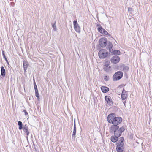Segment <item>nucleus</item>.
I'll return each instance as SVG.
<instances>
[{
    "label": "nucleus",
    "mask_w": 152,
    "mask_h": 152,
    "mask_svg": "<svg viewBox=\"0 0 152 152\" xmlns=\"http://www.w3.org/2000/svg\"><path fill=\"white\" fill-rule=\"evenodd\" d=\"M107 43V44L106 48L109 50L110 52H111L113 50V49H112L113 47L112 43L110 41H109Z\"/></svg>",
    "instance_id": "f8f14e48"
},
{
    "label": "nucleus",
    "mask_w": 152,
    "mask_h": 152,
    "mask_svg": "<svg viewBox=\"0 0 152 152\" xmlns=\"http://www.w3.org/2000/svg\"><path fill=\"white\" fill-rule=\"evenodd\" d=\"M34 149H35L36 151H37V150H36V148L35 146L34 145Z\"/></svg>",
    "instance_id": "72a5a7b5"
},
{
    "label": "nucleus",
    "mask_w": 152,
    "mask_h": 152,
    "mask_svg": "<svg viewBox=\"0 0 152 152\" xmlns=\"http://www.w3.org/2000/svg\"><path fill=\"white\" fill-rule=\"evenodd\" d=\"M98 56L101 59H104L109 58L110 53L105 49H102L99 51L98 52Z\"/></svg>",
    "instance_id": "20e7f679"
},
{
    "label": "nucleus",
    "mask_w": 152,
    "mask_h": 152,
    "mask_svg": "<svg viewBox=\"0 0 152 152\" xmlns=\"http://www.w3.org/2000/svg\"><path fill=\"white\" fill-rule=\"evenodd\" d=\"M120 61V58L117 55L113 56L110 59L111 62L114 64H116L118 63Z\"/></svg>",
    "instance_id": "6e6552de"
},
{
    "label": "nucleus",
    "mask_w": 152,
    "mask_h": 152,
    "mask_svg": "<svg viewBox=\"0 0 152 152\" xmlns=\"http://www.w3.org/2000/svg\"><path fill=\"white\" fill-rule=\"evenodd\" d=\"M97 27H98L97 30L98 32L100 33L106 35L109 34L108 32L102 28L100 24H98L97 25Z\"/></svg>",
    "instance_id": "0eeeda50"
},
{
    "label": "nucleus",
    "mask_w": 152,
    "mask_h": 152,
    "mask_svg": "<svg viewBox=\"0 0 152 152\" xmlns=\"http://www.w3.org/2000/svg\"><path fill=\"white\" fill-rule=\"evenodd\" d=\"M104 79L105 81H108L109 79V76L106 75L104 77Z\"/></svg>",
    "instance_id": "bb28decb"
},
{
    "label": "nucleus",
    "mask_w": 152,
    "mask_h": 152,
    "mask_svg": "<svg viewBox=\"0 0 152 152\" xmlns=\"http://www.w3.org/2000/svg\"><path fill=\"white\" fill-rule=\"evenodd\" d=\"M123 103L125 106V107H126V101H124L123 102Z\"/></svg>",
    "instance_id": "c756f323"
},
{
    "label": "nucleus",
    "mask_w": 152,
    "mask_h": 152,
    "mask_svg": "<svg viewBox=\"0 0 152 152\" xmlns=\"http://www.w3.org/2000/svg\"><path fill=\"white\" fill-rule=\"evenodd\" d=\"M6 62V63H7V64L8 65H9V62L8 61V60H7L6 61H5Z\"/></svg>",
    "instance_id": "2f4dec72"
},
{
    "label": "nucleus",
    "mask_w": 152,
    "mask_h": 152,
    "mask_svg": "<svg viewBox=\"0 0 152 152\" xmlns=\"http://www.w3.org/2000/svg\"><path fill=\"white\" fill-rule=\"evenodd\" d=\"M100 88L102 92L104 93H107L109 90V88L105 86H102Z\"/></svg>",
    "instance_id": "dca6fc26"
},
{
    "label": "nucleus",
    "mask_w": 152,
    "mask_h": 152,
    "mask_svg": "<svg viewBox=\"0 0 152 152\" xmlns=\"http://www.w3.org/2000/svg\"><path fill=\"white\" fill-rule=\"evenodd\" d=\"M126 127V126H123L119 128V126L115 125L110 128V131L111 133H114V135L119 137L121 135L122 132L124 131Z\"/></svg>",
    "instance_id": "f03ea898"
},
{
    "label": "nucleus",
    "mask_w": 152,
    "mask_h": 152,
    "mask_svg": "<svg viewBox=\"0 0 152 152\" xmlns=\"http://www.w3.org/2000/svg\"><path fill=\"white\" fill-rule=\"evenodd\" d=\"M121 96V99L123 100L126 99L128 97L127 92L125 90L124 88L123 89L122 91Z\"/></svg>",
    "instance_id": "9b49d317"
},
{
    "label": "nucleus",
    "mask_w": 152,
    "mask_h": 152,
    "mask_svg": "<svg viewBox=\"0 0 152 152\" xmlns=\"http://www.w3.org/2000/svg\"><path fill=\"white\" fill-rule=\"evenodd\" d=\"M2 56H3V58L5 59V61H6L7 60V59L6 57V56H5V53L3 50H2Z\"/></svg>",
    "instance_id": "a878e982"
},
{
    "label": "nucleus",
    "mask_w": 152,
    "mask_h": 152,
    "mask_svg": "<svg viewBox=\"0 0 152 152\" xmlns=\"http://www.w3.org/2000/svg\"><path fill=\"white\" fill-rule=\"evenodd\" d=\"M123 74L121 71H118L116 72L113 75V78L114 81L118 80L123 77Z\"/></svg>",
    "instance_id": "39448f33"
},
{
    "label": "nucleus",
    "mask_w": 152,
    "mask_h": 152,
    "mask_svg": "<svg viewBox=\"0 0 152 152\" xmlns=\"http://www.w3.org/2000/svg\"><path fill=\"white\" fill-rule=\"evenodd\" d=\"M6 74L5 70L3 66H1V75L3 77H5Z\"/></svg>",
    "instance_id": "a211bd4d"
},
{
    "label": "nucleus",
    "mask_w": 152,
    "mask_h": 152,
    "mask_svg": "<svg viewBox=\"0 0 152 152\" xmlns=\"http://www.w3.org/2000/svg\"><path fill=\"white\" fill-rule=\"evenodd\" d=\"M23 64L24 73H25L27 69L28 66V64L27 62L25 60L23 61Z\"/></svg>",
    "instance_id": "4468645a"
},
{
    "label": "nucleus",
    "mask_w": 152,
    "mask_h": 152,
    "mask_svg": "<svg viewBox=\"0 0 152 152\" xmlns=\"http://www.w3.org/2000/svg\"><path fill=\"white\" fill-rule=\"evenodd\" d=\"M33 83H34V89L35 90H38L37 86L36 85V82L34 79V78H33Z\"/></svg>",
    "instance_id": "393cba45"
},
{
    "label": "nucleus",
    "mask_w": 152,
    "mask_h": 152,
    "mask_svg": "<svg viewBox=\"0 0 152 152\" xmlns=\"http://www.w3.org/2000/svg\"><path fill=\"white\" fill-rule=\"evenodd\" d=\"M73 25L75 31L77 32L80 33V27L76 20H74L73 21Z\"/></svg>",
    "instance_id": "9d476101"
},
{
    "label": "nucleus",
    "mask_w": 152,
    "mask_h": 152,
    "mask_svg": "<svg viewBox=\"0 0 152 152\" xmlns=\"http://www.w3.org/2000/svg\"><path fill=\"white\" fill-rule=\"evenodd\" d=\"M129 69V67L127 66H123L122 70L125 73L127 72Z\"/></svg>",
    "instance_id": "4be33fe9"
},
{
    "label": "nucleus",
    "mask_w": 152,
    "mask_h": 152,
    "mask_svg": "<svg viewBox=\"0 0 152 152\" xmlns=\"http://www.w3.org/2000/svg\"><path fill=\"white\" fill-rule=\"evenodd\" d=\"M124 139L123 137L119 138V140L116 143L117 152H124Z\"/></svg>",
    "instance_id": "7ed1b4c3"
},
{
    "label": "nucleus",
    "mask_w": 152,
    "mask_h": 152,
    "mask_svg": "<svg viewBox=\"0 0 152 152\" xmlns=\"http://www.w3.org/2000/svg\"><path fill=\"white\" fill-rule=\"evenodd\" d=\"M35 91V96L37 98V99L38 100L40 99L39 96V93L38 92V90H36Z\"/></svg>",
    "instance_id": "5701e85b"
},
{
    "label": "nucleus",
    "mask_w": 152,
    "mask_h": 152,
    "mask_svg": "<svg viewBox=\"0 0 152 152\" xmlns=\"http://www.w3.org/2000/svg\"><path fill=\"white\" fill-rule=\"evenodd\" d=\"M28 136L27 135L26 136V138H27V139L28 140Z\"/></svg>",
    "instance_id": "f704fd0d"
},
{
    "label": "nucleus",
    "mask_w": 152,
    "mask_h": 152,
    "mask_svg": "<svg viewBox=\"0 0 152 152\" xmlns=\"http://www.w3.org/2000/svg\"><path fill=\"white\" fill-rule=\"evenodd\" d=\"M115 116V113H111L108 115L107 116V120L108 122L113 124L110 127H112L115 125L119 126L118 125L120 124L122 121V118L121 117H116Z\"/></svg>",
    "instance_id": "f257e3e1"
},
{
    "label": "nucleus",
    "mask_w": 152,
    "mask_h": 152,
    "mask_svg": "<svg viewBox=\"0 0 152 152\" xmlns=\"http://www.w3.org/2000/svg\"><path fill=\"white\" fill-rule=\"evenodd\" d=\"M76 127H74L73 130L72 134V138L75 139L76 137Z\"/></svg>",
    "instance_id": "aec40b11"
},
{
    "label": "nucleus",
    "mask_w": 152,
    "mask_h": 152,
    "mask_svg": "<svg viewBox=\"0 0 152 152\" xmlns=\"http://www.w3.org/2000/svg\"><path fill=\"white\" fill-rule=\"evenodd\" d=\"M56 21H55L53 23H52V27L53 28V29L54 31H56L57 30L56 27Z\"/></svg>",
    "instance_id": "b1692460"
},
{
    "label": "nucleus",
    "mask_w": 152,
    "mask_h": 152,
    "mask_svg": "<svg viewBox=\"0 0 152 152\" xmlns=\"http://www.w3.org/2000/svg\"><path fill=\"white\" fill-rule=\"evenodd\" d=\"M128 10L129 12H132L133 11V9L131 7H129L128 8Z\"/></svg>",
    "instance_id": "c85d7f7f"
},
{
    "label": "nucleus",
    "mask_w": 152,
    "mask_h": 152,
    "mask_svg": "<svg viewBox=\"0 0 152 152\" xmlns=\"http://www.w3.org/2000/svg\"><path fill=\"white\" fill-rule=\"evenodd\" d=\"M74 127H76V123H75V119L74 120Z\"/></svg>",
    "instance_id": "7c9ffc66"
},
{
    "label": "nucleus",
    "mask_w": 152,
    "mask_h": 152,
    "mask_svg": "<svg viewBox=\"0 0 152 152\" xmlns=\"http://www.w3.org/2000/svg\"><path fill=\"white\" fill-rule=\"evenodd\" d=\"M119 137L117 136L116 135H114L111 137L110 139L111 141L113 142H116L119 140Z\"/></svg>",
    "instance_id": "ddd939ff"
},
{
    "label": "nucleus",
    "mask_w": 152,
    "mask_h": 152,
    "mask_svg": "<svg viewBox=\"0 0 152 152\" xmlns=\"http://www.w3.org/2000/svg\"><path fill=\"white\" fill-rule=\"evenodd\" d=\"M23 131L26 134L27 136H28L29 134V131H28V127L26 126V124L23 127Z\"/></svg>",
    "instance_id": "2eb2a0df"
},
{
    "label": "nucleus",
    "mask_w": 152,
    "mask_h": 152,
    "mask_svg": "<svg viewBox=\"0 0 152 152\" xmlns=\"http://www.w3.org/2000/svg\"><path fill=\"white\" fill-rule=\"evenodd\" d=\"M103 69L104 71L108 72L110 70L111 67L109 66V64H105Z\"/></svg>",
    "instance_id": "f3484780"
},
{
    "label": "nucleus",
    "mask_w": 152,
    "mask_h": 152,
    "mask_svg": "<svg viewBox=\"0 0 152 152\" xmlns=\"http://www.w3.org/2000/svg\"><path fill=\"white\" fill-rule=\"evenodd\" d=\"M110 52L112 53L113 55H119L121 54V53L120 51L118 50H113Z\"/></svg>",
    "instance_id": "6ab92c4d"
},
{
    "label": "nucleus",
    "mask_w": 152,
    "mask_h": 152,
    "mask_svg": "<svg viewBox=\"0 0 152 152\" xmlns=\"http://www.w3.org/2000/svg\"><path fill=\"white\" fill-rule=\"evenodd\" d=\"M105 100L107 102V104L109 106H111L113 105V102L110 96L106 95L105 96Z\"/></svg>",
    "instance_id": "1a4fd4ad"
},
{
    "label": "nucleus",
    "mask_w": 152,
    "mask_h": 152,
    "mask_svg": "<svg viewBox=\"0 0 152 152\" xmlns=\"http://www.w3.org/2000/svg\"><path fill=\"white\" fill-rule=\"evenodd\" d=\"M18 125L19 126L18 129L20 130L22 129L23 127V125L22 122L21 121H19L18 122Z\"/></svg>",
    "instance_id": "412c9836"
},
{
    "label": "nucleus",
    "mask_w": 152,
    "mask_h": 152,
    "mask_svg": "<svg viewBox=\"0 0 152 152\" xmlns=\"http://www.w3.org/2000/svg\"><path fill=\"white\" fill-rule=\"evenodd\" d=\"M107 35H108V36L109 37H111V38H112V36H111V35H110V34H108Z\"/></svg>",
    "instance_id": "473e14b6"
},
{
    "label": "nucleus",
    "mask_w": 152,
    "mask_h": 152,
    "mask_svg": "<svg viewBox=\"0 0 152 152\" xmlns=\"http://www.w3.org/2000/svg\"><path fill=\"white\" fill-rule=\"evenodd\" d=\"M107 39L105 37L100 39L99 41V44L102 48L105 47L107 45Z\"/></svg>",
    "instance_id": "423d86ee"
},
{
    "label": "nucleus",
    "mask_w": 152,
    "mask_h": 152,
    "mask_svg": "<svg viewBox=\"0 0 152 152\" xmlns=\"http://www.w3.org/2000/svg\"><path fill=\"white\" fill-rule=\"evenodd\" d=\"M23 112H24L25 113V115L26 117H28V115L27 112L25 110H23Z\"/></svg>",
    "instance_id": "cd10ccee"
}]
</instances>
